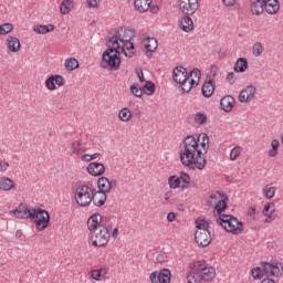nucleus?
Listing matches in <instances>:
<instances>
[{"label": "nucleus", "instance_id": "f257e3e1", "mask_svg": "<svg viewBox=\"0 0 283 283\" xmlns=\"http://www.w3.org/2000/svg\"><path fill=\"white\" fill-rule=\"evenodd\" d=\"M179 158L184 167L188 169H200L207 167V159L202 157L200 144L193 135H188L182 139L179 150Z\"/></svg>", "mask_w": 283, "mask_h": 283}, {"label": "nucleus", "instance_id": "f03ea898", "mask_svg": "<svg viewBox=\"0 0 283 283\" xmlns=\"http://www.w3.org/2000/svg\"><path fill=\"white\" fill-rule=\"evenodd\" d=\"M109 34L108 43L112 48H118V45H120L122 54L127 59H133V56H135L136 45L132 42V39L136 36V30L119 27L109 32Z\"/></svg>", "mask_w": 283, "mask_h": 283}, {"label": "nucleus", "instance_id": "7ed1b4c3", "mask_svg": "<svg viewBox=\"0 0 283 283\" xmlns=\"http://www.w3.org/2000/svg\"><path fill=\"white\" fill-rule=\"evenodd\" d=\"M216 277V270L207 261H196L188 266L186 280L188 283L211 282Z\"/></svg>", "mask_w": 283, "mask_h": 283}, {"label": "nucleus", "instance_id": "20e7f679", "mask_svg": "<svg viewBox=\"0 0 283 283\" xmlns=\"http://www.w3.org/2000/svg\"><path fill=\"white\" fill-rule=\"evenodd\" d=\"M120 45L112 46L108 44V49L102 55V67H111V70H118L120 67Z\"/></svg>", "mask_w": 283, "mask_h": 283}, {"label": "nucleus", "instance_id": "39448f33", "mask_svg": "<svg viewBox=\"0 0 283 283\" xmlns=\"http://www.w3.org/2000/svg\"><path fill=\"white\" fill-rule=\"evenodd\" d=\"M217 222L224 231L233 233V235H238L244 231V223L232 214H222L217 219Z\"/></svg>", "mask_w": 283, "mask_h": 283}, {"label": "nucleus", "instance_id": "423d86ee", "mask_svg": "<svg viewBox=\"0 0 283 283\" xmlns=\"http://www.w3.org/2000/svg\"><path fill=\"white\" fill-rule=\"evenodd\" d=\"M94 188L87 185H80L75 189V202L78 207H90Z\"/></svg>", "mask_w": 283, "mask_h": 283}, {"label": "nucleus", "instance_id": "0eeeda50", "mask_svg": "<svg viewBox=\"0 0 283 283\" xmlns=\"http://www.w3.org/2000/svg\"><path fill=\"white\" fill-rule=\"evenodd\" d=\"M31 220H34L35 227L39 231H45L50 224V212L41 209V207H35Z\"/></svg>", "mask_w": 283, "mask_h": 283}, {"label": "nucleus", "instance_id": "6e6552de", "mask_svg": "<svg viewBox=\"0 0 283 283\" xmlns=\"http://www.w3.org/2000/svg\"><path fill=\"white\" fill-rule=\"evenodd\" d=\"M261 266L263 269V275H266V277H282L283 275V264L277 261L272 263L262 261Z\"/></svg>", "mask_w": 283, "mask_h": 283}, {"label": "nucleus", "instance_id": "1a4fd4ad", "mask_svg": "<svg viewBox=\"0 0 283 283\" xmlns=\"http://www.w3.org/2000/svg\"><path fill=\"white\" fill-rule=\"evenodd\" d=\"M94 233L91 237L93 247H106L107 242H109V229L105 226H99Z\"/></svg>", "mask_w": 283, "mask_h": 283}, {"label": "nucleus", "instance_id": "9d476101", "mask_svg": "<svg viewBox=\"0 0 283 283\" xmlns=\"http://www.w3.org/2000/svg\"><path fill=\"white\" fill-rule=\"evenodd\" d=\"M34 208L28 203H20L14 210H10V216L18 220H32Z\"/></svg>", "mask_w": 283, "mask_h": 283}, {"label": "nucleus", "instance_id": "9b49d317", "mask_svg": "<svg viewBox=\"0 0 283 283\" xmlns=\"http://www.w3.org/2000/svg\"><path fill=\"white\" fill-rule=\"evenodd\" d=\"M149 277L151 283H171V271L169 269L155 271Z\"/></svg>", "mask_w": 283, "mask_h": 283}, {"label": "nucleus", "instance_id": "f8f14e48", "mask_svg": "<svg viewBox=\"0 0 283 283\" xmlns=\"http://www.w3.org/2000/svg\"><path fill=\"white\" fill-rule=\"evenodd\" d=\"M195 241L201 249L211 244V231L209 230H197L195 232Z\"/></svg>", "mask_w": 283, "mask_h": 283}, {"label": "nucleus", "instance_id": "ddd939ff", "mask_svg": "<svg viewBox=\"0 0 283 283\" xmlns=\"http://www.w3.org/2000/svg\"><path fill=\"white\" fill-rule=\"evenodd\" d=\"M199 7L200 4L198 3V0H180L179 4L182 14H186L187 17L196 14Z\"/></svg>", "mask_w": 283, "mask_h": 283}, {"label": "nucleus", "instance_id": "4468645a", "mask_svg": "<svg viewBox=\"0 0 283 283\" xmlns=\"http://www.w3.org/2000/svg\"><path fill=\"white\" fill-rule=\"evenodd\" d=\"M255 92H258V88L253 84L243 88L239 94L240 103H249L253 101V98H255Z\"/></svg>", "mask_w": 283, "mask_h": 283}, {"label": "nucleus", "instance_id": "2eb2a0df", "mask_svg": "<svg viewBox=\"0 0 283 283\" xmlns=\"http://www.w3.org/2000/svg\"><path fill=\"white\" fill-rule=\"evenodd\" d=\"M213 92H216V81H213L211 76L207 75V81L201 87V94L205 98H211V96H213Z\"/></svg>", "mask_w": 283, "mask_h": 283}, {"label": "nucleus", "instance_id": "dca6fc26", "mask_svg": "<svg viewBox=\"0 0 283 283\" xmlns=\"http://www.w3.org/2000/svg\"><path fill=\"white\" fill-rule=\"evenodd\" d=\"M172 78L178 84L182 81H189V72L185 66H176L172 71Z\"/></svg>", "mask_w": 283, "mask_h": 283}, {"label": "nucleus", "instance_id": "f3484780", "mask_svg": "<svg viewBox=\"0 0 283 283\" xmlns=\"http://www.w3.org/2000/svg\"><path fill=\"white\" fill-rule=\"evenodd\" d=\"M220 107L223 112L229 114V112H232V109L235 107V98L231 95H224L220 99Z\"/></svg>", "mask_w": 283, "mask_h": 283}, {"label": "nucleus", "instance_id": "a211bd4d", "mask_svg": "<svg viewBox=\"0 0 283 283\" xmlns=\"http://www.w3.org/2000/svg\"><path fill=\"white\" fill-rule=\"evenodd\" d=\"M91 202H93L95 207H103V205L107 202V193L101 192L98 190L96 191V189H93Z\"/></svg>", "mask_w": 283, "mask_h": 283}, {"label": "nucleus", "instance_id": "6ab92c4d", "mask_svg": "<svg viewBox=\"0 0 283 283\" xmlns=\"http://www.w3.org/2000/svg\"><path fill=\"white\" fill-rule=\"evenodd\" d=\"M87 171L91 176H103L105 174V165L101 163H91L87 166Z\"/></svg>", "mask_w": 283, "mask_h": 283}, {"label": "nucleus", "instance_id": "aec40b11", "mask_svg": "<svg viewBox=\"0 0 283 283\" xmlns=\"http://www.w3.org/2000/svg\"><path fill=\"white\" fill-rule=\"evenodd\" d=\"M263 8L268 14H277L280 12V0H268L263 2Z\"/></svg>", "mask_w": 283, "mask_h": 283}, {"label": "nucleus", "instance_id": "412c9836", "mask_svg": "<svg viewBox=\"0 0 283 283\" xmlns=\"http://www.w3.org/2000/svg\"><path fill=\"white\" fill-rule=\"evenodd\" d=\"M101 220H103V217L101 213H94L92 214L87 220V227L90 231H96L98 230L101 226Z\"/></svg>", "mask_w": 283, "mask_h": 283}, {"label": "nucleus", "instance_id": "4be33fe9", "mask_svg": "<svg viewBox=\"0 0 283 283\" xmlns=\"http://www.w3.org/2000/svg\"><path fill=\"white\" fill-rule=\"evenodd\" d=\"M143 39L147 41L145 44L147 52H156V50H158V40H156V38H150L148 33H144Z\"/></svg>", "mask_w": 283, "mask_h": 283}, {"label": "nucleus", "instance_id": "5701e85b", "mask_svg": "<svg viewBox=\"0 0 283 283\" xmlns=\"http://www.w3.org/2000/svg\"><path fill=\"white\" fill-rule=\"evenodd\" d=\"M6 41L9 52L17 53L21 50V41L18 38L9 35Z\"/></svg>", "mask_w": 283, "mask_h": 283}, {"label": "nucleus", "instance_id": "b1692460", "mask_svg": "<svg viewBox=\"0 0 283 283\" xmlns=\"http://www.w3.org/2000/svg\"><path fill=\"white\" fill-rule=\"evenodd\" d=\"M217 193L220 196V198H224L223 200H220L214 207V216H219V218H220V216H222V211H227V201L226 200L228 199V197H227V195H224L220 191H218Z\"/></svg>", "mask_w": 283, "mask_h": 283}, {"label": "nucleus", "instance_id": "393cba45", "mask_svg": "<svg viewBox=\"0 0 283 283\" xmlns=\"http://www.w3.org/2000/svg\"><path fill=\"white\" fill-rule=\"evenodd\" d=\"M179 85H180L181 92H184V94H189V92L191 90H193V87H198V82H196V80L189 77V80L179 82Z\"/></svg>", "mask_w": 283, "mask_h": 283}, {"label": "nucleus", "instance_id": "a878e982", "mask_svg": "<svg viewBox=\"0 0 283 283\" xmlns=\"http://www.w3.org/2000/svg\"><path fill=\"white\" fill-rule=\"evenodd\" d=\"M153 0H135L134 6L137 12H147L151 8Z\"/></svg>", "mask_w": 283, "mask_h": 283}, {"label": "nucleus", "instance_id": "bb28decb", "mask_svg": "<svg viewBox=\"0 0 283 283\" xmlns=\"http://www.w3.org/2000/svg\"><path fill=\"white\" fill-rule=\"evenodd\" d=\"M251 12L260 17V14L264 12V2H262V0H251Z\"/></svg>", "mask_w": 283, "mask_h": 283}, {"label": "nucleus", "instance_id": "cd10ccee", "mask_svg": "<svg viewBox=\"0 0 283 283\" xmlns=\"http://www.w3.org/2000/svg\"><path fill=\"white\" fill-rule=\"evenodd\" d=\"M14 187H15L14 180H12L11 178L9 177L0 178V189H2L3 191H12Z\"/></svg>", "mask_w": 283, "mask_h": 283}, {"label": "nucleus", "instance_id": "c85d7f7f", "mask_svg": "<svg viewBox=\"0 0 283 283\" xmlns=\"http://www.w3.org/2000/svg\"><path fill=\"white\" fill-rule=\"evenodd\" d=\"M180 28L184 32H191V30H193V20L191 17H184L180 21Z\"/></svg>", "mask_w": 283, "mask_h": 283}, {"label": "nucleus", "instance_id": "c756f323", "mask_svg": "<svg viewBox=\"0 0 283 283\" xmlns=\"http://www.w3.org/2000/svg\"><path fill=\"white\" fill-rule=\"evenodd\" d=\"M97 187L99 192L109 193V179L107 177L98 178Z\"/></svg>", "mask_w": 283, "mask_h": 283}, {"label": "nucleus", "instance_id": "7c9ffc66", "mask_svg": "<svg viewBox=\"0 0 283 283\" xmlns=\"http://www.w3.org/2000/svg\"><path fill=\"white\" fill-rule=\"evenodd\" d=\"M248 67H249V62L247 61V59L239 57L234 64V72H238V73L247 72Z\"/></svg>", "mask_w": 283, "mask_h": 283}, {"label": "nucleus", "instance_id": "2f4dec72", "mask_svg": "<svg viewBox=\"0 0 283 283\" xmlns=\"http://www.w3.org/2000/svg\"><path fill=\"white\" fill-rule=\"evenodd\" d=\"M54 24H48V25H34L33 31L36 32V34H48V32H54Z\"/></svg>", "mask_w": 283, "mask_h": 283}, {"label": "nucleus", "instance_id": "473e14b6", "mask_svg": "<svg viewBox=\"0 0 283 283\" xmlns=\"http://www.w3.org/2000/svg\"><path fill=\"white\" fill-rule=\"evenodd\" d=\"M208 120H209V117L207 116V113L197 112L193 115V122L197 125H200V126L207 125Z\"/></svg>", "mask_w": 283, "mask_h": 283}, {"label": "nucleus", "instance_id": "72a5a7b5", "mask_svg": "<svg viewBox=\"0 0 283 283\" xmlns=\"http://www.w3.org/2000/svg\"><path fill=\"white\" fill-rule=\"evenodd\" d=\"M118 118L123 123H128V120H132V111L127 107L122 108L118 113Z\"/></svg>", "mask_w": 283, "mask_h": 283}, {"label": "nucleus", "instance_id": "f704fd0d", "mask_svg": "<svg viewBox=\"0 0 283 283\" xmlns=\"http://www.w3.org/2000/svg\"><path fill=\"white\" fill-rule=\"evenodd\" d=\"M200 138H201V148L203 149L205 154H207V151H209V135H207V133L200 134L198 136V143H200Z\"/></svg>", "mask_w": 283, "mask_h": 283}, {"label": "nucleus", "instance_id": "c9c22d12", "mask_svg": "<svg viewBox=\"0 0 283 283\" xmlns=\"http://www.w3.org/2000/svg\"><path fill=\"white\" fill-rule=\"evenodd\" d=\"M65 69L67 72H74V70H78V60L75 57H70L65 62Z\"/></svg>", "mask_w": 283, "mask_h": 283}, {"label": "nucleus", "instance_id": "e433bc0d", "mask_svg": "<svg viewBox=\"0 0 283 283\" xmlns=\"http://www.w3.org/2000/svg\"><path fill=\"white\" fill-rule=\"evenodd\" d=\"M263 216H265L266 218H273V213H275V203L274 202H269L264 206L263 211H262Z\"/></svg>", "mask_w": 283, "mask_h": 283}, {"label": "nucleus", "instance_id": "4c0bfd02", "mask_svg": "<svg viewBox=\"0 0 283 283\" xmlns=\"http://www.w3.org/2000/svg\"><path fill=\"white\" fill-rule=\"evenodd\" d=\"M72 3H74V0L62 1L61 6H60L61 14H70V12H72V9L70 8V6H72Z\"/></svg>", "mask_w": 283, "mask_h": 283}, {"label": "nucleus", "instance_id": "58836bf2", "mask_svg": "<svg viewBox=\"0 0 283 283\" xmlns=\"http://www.w3.org/2000/svg\"><path fill=\"white\" fill-rule=\"evenodd\" d=\"M143 92L147 96H151V94L156 92V84H154L151 81H146L145 85L143 86Z\"/></svg>", "mask_w": 283, "mask_h": 283}, {"label": "nucleus", "instance_id": "ea45409f", "mask_svg": "<svg viewBox=\"0 0 283 283\" xmlns=\"http://www.w3.org/2000/svg\"><path fill=\"white\" fill-rule=\"evenodd\" d=\"M271 147L272 149H270L268 151V156H270V158H276L277 156V149L280 148V140L279 139H273L271 143Z\"/></svg>", "mask_w": 283, "mask_h": 283}, {"label": "nucleus", "instance_id": "a19ab883", "mask_svg": "<svg viewBox=\"0 0 283 283\" xmlns=\"http://www.w3.org/2000/svg\"><path fill=\"white\" fill-rule=\"evenodd\" d=\"M178 177L180 178V182H184V189H187L189 185H191V176H189V174L180 171Z\"/></svg>", "mask_w": 283, "mask_h": 283}, {"label": "nucleus", "instance_id": "79ce46f5", "mask_svg": "<svg viewBox=\"0 0 283 283\" xmlns=\"http://www.w3.org/2000/svg\"><path fill=\"white\" fill-rule=\"evenodd\" d=\"M180 178L176 175H171L168 178V185L170 187V189H178V187H180Z\"/></svg>", "mask_w": 283, "mask_h": 283}, {"label": "nucleus", "instance_id": "37998d69", "mask_svg": "<svg viewBox=\"0 0 283 283\" xmlns=\"http://www.w3.org/2000/svg\"><path fill=\"white\" fill-rule=\"evenodd\" d=\"M130 93L137 98H143V88H140V84L138 83L130 85Z\"/></svg>", "mask_w": 283, "mask_h": 283}, {"label": "nucleus", "instance_id": "c03bdc74", "mask_svg": "<svg viewBox=\"0 0 283 283\" xmlns=\"http://www.w3.org/2000/svg\"><path fill=\"white\" fill-rule=\"evenodd\" d=\"M195 224H196L198 231L209 230V223L205 219H197L195 221Z\"/></svg>", "mask_w": 283, "mask_h": 283}, {"label": "nucleus", "instance_id": "a18cd8bd", "mask_svg": "<svg viewBox=\"0 0 283 283\" xmlns=\"http://www.w3.org/2000/svg\"><path fill=\"white\" fill-rule=\"evenodd\" d=\"M12 30H14V25H12V23L0 24V35L1 34H10V32H12Z\"/></svg>", "mask_w": 283, "mask_h": 283}, {"label": "nucleus", "instance_id": "49530a36", "mask_svg": "<svg viewBox=\"0 0 283 283\" xmlns=\"http://www.w3.org/2000/svg\"><path fill=\"white\" fill-rule=\"evenodd\" d=\"M251 275L253 280H262V277H264V272L262 271V268H254L251 270Z\"/></svg>", "mask_w": 283, "mask_h": 283}, {"label": "nucleus", "instance_id": "de8ad7c7", "mask_svg": "<svg viewBox=\"0 0 283 283\" xmlns=\"http://www.w3.org/2000/svg\"><path fill=\"white\" fill-rule=\"evenodd\" d=\"M252 52L254 56H262V52H264V48L262 46V43H255L252 48Z\"/></svg>", "mask_w": 283, "mask_h": 283}, {"label": "nucleus", "instance_id": "09e8293b", "mask_svg": "<svg viewBox=\"0 0 283 283\" xmlns=\"http://www.w3.org/2000/svg\"><path fill=\"white\" fill-rule=\"evenodd\" d=\"M45 87L49 88L50 92H54V90H56V84L54 82L53 75H51L49 78H46Z\"/></svg>", "mask_w": 283, "mask_h": 283}, {"label": "nucleus", "instance_id": "8fccbe9b", "mask_svg": "<svg viewBox=\"0 0 283 283\" xmlns=\"http://www.w3.org/2000/svg\"><path fill=\"white\" fill-rule=\"evenodd\" d=\"M242 153V147L237 146L230 151V160H235Z\"/></svg>", "mask_w": 283, "mask_h": 283}, {"label": "nucleus", "instance_id": "3c124183", "mask_svg": "<svg viewBox=\"0 0 283 283\" xmlns=\"http://www.w3.org/2000/svg\"><path fill=\"white\" fill-rule=\"evenodd\" d=\"M53 81L59 87H63V85H65V78L62 75H53Z\"/></svg>", "mask_w": 283, "mask_h": 283}, {"label": "nucleus", "instance_id": "603ef678", "mask_svg": "<svg viewBox=\"0 0 283 283\" xmlns=\"http://www.w3.org/2000/svg\"><path fill=\"white\" fill-rule=\"evenodd\" d=\"M189 78H191V76H195V78H198V81H200V78H202V73L200 72V69H193L190 74H188Z\"/></svg>", "mask_w": 283, "mask_h": 283}, {"label": "nucleus", "instance_id": "864d4df0", "mask_svg": "<svg viewBox=\"0 0 283 283\" xmlns=\"http://www.w3.org/2000/svg\"><path fill=\"white\" fill-rule=\"evenodd\" d=\"M101 156V153H94L93 155H84L83 158L86 163H91V160H96Z\"/></svg>", "mask_w": 283, "mask_h": 283}, {"label": "nucleus", "instance_id": "5fc2aeb1", "mask_svg": "<svg viewBox=\"0 0 283 283\" xmlns=\"http://www.w3.org/2000/svg\"><path fill=\"white\" fill-rule=\"evenodd\" d=\"M275 196V187H270L265 192V198L271 200Z\"/></svg>", "mask_w": 283, "mask_h": 283}, {"label": "nucleus", "instance_id": "6e6d98bb", "mask_svg": "<svg viewBox=\"0 0 283 283\" xmlns=\"http://www.w3.org/2000/svg\"><path fill=\"white\" fill-rule=\"evenodd\" d=\"M73 154L81 151V142H73L71 145Z\"/></svg>", "mask_w": 283, "mask_h": 283}, {"label": "nucleus", "instance_id": "4d7b16f0", "mask_svg": "<svg viewBox=\"0 0 283 283\" xmlns=\"http://www.w3.org/2000/svg\"><path fill=\"white\" fill-rule=\"evenodd\" d=\"M227 81H228V83H230V85H234L235 84V73H233V72L228 73Z\"/></svg>", "mask_w": 283, "mask_h": 283}, {"label": "nucleus", "instance_id": "13d9d810", "mask_svg": "<svg viewBox=\"0 0 283 283\" xmlns=\"http://www.w3.org/2000/svg\"><path fill=\"white\" fill-rule=\"evenodd\" d=\"M91 277L93 280H96V281L101 280V271L99 270H92L91 271Z\"/></svg>", "mask_w": 283, "mask_h": 283}, {"label": "nucleus", "instance_id": "bf43d9fd", "mask_svg": "<svg viewBox=\"0 0 283 283\" xmlns=\"http://www.w3.org/2000/svg\"><path fill=\"white\" fill-rule=\"evenodd\" d=\"M8 167H10V163L0 161V171H2V172L8 171Z\"/></svg>", "mask_w": 283, "mask_h": 283}, {"label": "nucleus", "instance_id": "052dcab7", "mask_svg": "<svg viewBox=\"0 0 283 283\" xmlns=\"http://www.w3.org/2000/svg\"><path fill=\"white\" fill-rule=\"evenodd\" d=\"M87 8H98V0H87Z\"/></svg>", "mask_w": 283, "mask_h": 283}, {"label": "nucleus", "instance_id": "680f3d73", "mask_svg": "<svg viewBox=\"0 0 283 283\" xmlns=\"http://www.w3.org/2000/svg\"><path fill=\"white\" fill-rule=\"evenodd\" d=\"M235 1L237 0H222V3L223 6H226V8H231L235 3Z\"/></svg>", "mask_w": 283, "mask_h": 283}, {"label": "nucleus", "instance_id": "e2e57ef3", "mask_svg": "<svg viewBox=\"0 0 283 283\" xmlns=\"http://www.w3.org/2000/svg\"><path fill=\"white\" fill-rule=\"evenodd\" d=\"M210 73L212 74V77L210 78H216V75L218 74V66L216 65H212L211 69H210Z\"/></svg>", "mask_w": 283, "mask_h": 283}, {"label": "nucleus", "instance_id": "0e129e2a", "mask_svg": "<svg viewBox=\"0 0 283 283\" xmlns=\"http://www.w3.org/2000/svg\"><path fill=\"white\" fill-rule=\"evenodd\" d=\"M174 220H176V213L175 212H169L167 214V221L168 222H174Z\"/></svg>", "mask_w": 283, "mask_h": 283}, {"label": "nucleus", "instance_id": "69168bd1", "mask_svg": "<svg viewBox=\"0 0 283 283\" xmlns=\"http://www.w3.org/2000/svg\"><path fill=\"white\" fill-rule=\"evenodd\" d=\"M117 182L116 179L109 180L108 179V189L109 191H112V189H114V187H116Z\"/></svg>", "mask_w": 283, "mask_h": 283}, {"label": "nucleus", "instance_id": "338daca9", "mask_svg": "<svg viewBox=\"0 0 283 283\" xmlns=\"http://www.w3.org/2000/svg\"><path fill=\"white\" fill-rule=\"evenodd\" d=\"M158 10H159L158 6L150 7L151 14H158Z\"/></svg>", "mask_w": 283, "mask_h": 283}, {"label": "nucleus", "instance_id": "774afa93", "mask_svg": "<svg viewBox=\"0 0 283 283\" xmlns=\"http://www.w3.org/2000/svg\"><path fill=\"white\" fill-rule=\"evenodd\" d=\"M261 283H275V280L270 279L269 276L266 279H263Z\"/></svg>", "mask_w": 283, "mask_h": 283}]
</instances>
